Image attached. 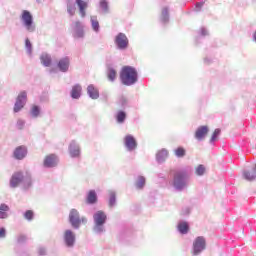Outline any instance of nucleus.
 Masks as SVG:
<instances>
[{
	"instance_id": "20",
	"label": "nucleus",
	"mask_w": 256,
	"mask_h": 256,
	"mask_svg": "<svg viewBox=\"0 0 256 256\" xmlns=\"http://www.w3.org/2000/svg\"><path fill=\"white\" fill-rule=\"evenodd\" d=\"M81 85L77 84L73 86L72 91H71V97L72 99H79L81 97Z\"/></svg>"
},
{
	"instance_id": "45",
	"label": "nucleus",
	"mask_w": 256,
	"mask_h": 256,
	"mask_svg": "<svg viewBox=\"0 0 256 256\" xmlns=\"http://www.w3.org/2000/svg\"><path fill=\"white\" fill-rule=\"evenodd\" d=\"M253 37H254V41H256V31H255V33H254V36H253Z\"/></svg>"
},
{
	"instance_id": "39",
	"label": "nucleus",
	"mask_w": 256,
	"mask_h": 256,
	"mask_svg": "<svg viewBox=\"0 0 256 256\" xmlns=\"http://www.w3.org/2000/svg\"><path fill=\"white\" fill-rule=\"evenodd\" d=\"M25 45H26V48L28 49V51H31V41L29 39L25 40Z\"/></svg>"
},
{
	"instance_id": "8",
	"label": "nucleus",
	"mask_w": 256,
	"mask_h": 256,
	"mask_svg": "<svg viewBox=\"0 0 256 256\" xmlns=\"http://www.w3.org/2000/svg\"><path fill=\"white\" fill-rule=\"evenodd\" d=\"M25 103H27V92L22 91L16 99V103L14 105V113H19V111L25 107Z\"/></svg>"
},
{
	"instance_id": "32",
	"label": "nucleus",
	"mask_w": 256,
	"mask_h": 256,
	"mask_svg": "<svg viewBox=\"0 0 256 256\" xmlns=\"http://www.w3.org/2000/svg\"><path fill=\"white\" fill-rule=\"evenodd\" d=\"M219 135H221V129L217 128L214 130L212 137L210 139L211 143H213L214 141H217V137H219Z\"/></svg>"
},
{
	"instance_id": "41",
	"label": "nucleus",
	"mask_w": 256,
	"mask_h": 256,
	"mask_svg": "<svg viewBox=\"0 0 256 256\" xmlns=\"http://www.w3.org/2000/svg\"><path fill=\"white\" fill-rule=\"evenodd\" d=\"M0 219H7V212L0 210Z\"/></svg>"
},
{
	"instance_id": "27",
	"label": "nucleus",
	"mask_w": 256,
	"mask_h": 256,
	"mask_svg": "<svg viewBox=\"0 0 256 256\" xmlns=\"http://www.w3.org/2000/svg\"><path fill=\"white\" fill-rule=\"evenodd\" d=\"M174 154L176 155V157H185V154H186L185 148L178 147L177 149L174 150Z\"/></svg>"
},
{
	"instance_id": "47",
	"label": "nucleus",
	"mask_w": 256,
	"mask_h": 256,
	"mask_svg": "<svg viewBox=\"0 0 256 256\" xmlns=\"http://www.w3.org/2000/svg\"><path fill=\"white\" fill-rule=\"evenodd\" d=\"M76 24L79 25V22H77Z\"/></svg>"
},
{
	"instance_id": "3",
	"label": "nucleus",
	"mask_w": 256,
	"mask_h": 256,
	"mask_svg": "<svg viewBox=\"0 0 256 256\" xmlns=\"http://www.w3.org/2000/svg\"><path fill=\"white\" fill-rule=\"evenodd\" d=\"M69 221L74 229H79L81 223H87V218H79V211H77V209H72L69 214Z\"/></svg>"
},
{
	"instance_id": "26",
	"label": "nucleus",
	"mask_w": 256,
	"mask_h": 256,
	"mask_svg": "<svg viewBox=\"0 0 256 256\" xmlns=\"http://www.w3.org/2000/svg\"><path fill=\"white\" fill-rule=\"evenodd\" d=\"M41 113V109L37 105H33L31 108V115L32 117H39Z\"/></svg>"
},
{
	"instance_id": "16",
	"label": "nucleus",
	"mask_w": 256,
	"mask_h": 256,
	"mask_svg": "<svg viewBox=\"0 0 256 256\" xmlns=\"http://www.w3.org/2000/svg\"><path fill=\"white\" fill-rule=\"evenodd\" d=\"M69 152L71 157H79V155L81 154V150L75 142H71L69 146Z\"/></svg>"
},
{
	"instance_id": "5",
	"label": "nucleus",
	"mask_w": 256,
	"mask_h": 256,
	"mask_svg": "<svg viewBox=\"0 0 256 256\" xmlns=\"http://www.w3.org/2000/svg\"><path fill=\"white\" fill-rule=\"evenodd\" d=\"M173 185L176 189H184L187 185V172H176Z\"/></svg>"
},
{
	"instance_id": "29",
	"label": "nucleus",
	"mask_w": 256,
	"mask_h": 256,
	"mask_svg": "<svg viewBox=\"0 0 256 256\" xmlns=\"http://www.w3.org/2000/svg\"><path fill=\"white\" fill-rule=\"evenodd\" d=\"M136 187L138 189H143V187H145V177L143 176L138 177V180L136 182Z\"/></svg>"
},
{
	"instance_id": "35",
	"label": "nucleus",
	"mask_w": 256,
	"mask_h": 256,
	"mask_svg": "<svg viewBox=\"0 0 256 256\" xmlns=\"http://www.w3.org/2000/svg\"><path fill=\"white\" fill-rule=\"evenodd\" d=\"M113 205H115V194L114 192H110L109 206L113 207Z\"/></svg>"
},
{
	"instance_id": "40",
	"label": "nucleus",
	"mask_w": 256,
	"mask_h": 256,
	"mask_svg": "<svg viewBox=\"0 0 256 256\" xmlns=\"http://www.w3.org/2000/svg\"><path fill=\"white\" fill-rule=\"evenodd\" d=\"M17 125L19 129H23V125H25V122L23 120H18Z\"/></svg>"
},
{
	"instance_id": "37",
	"label": "nucleus",
	"mask_w": 256,
	"mask_h": 256,
	"mask_svg": "<svg viewBox=\"0 0 256 256\" xmlns=\"http://www.w3.org/2000/svg\"><path fill=\"white\" fill-rule=\"evenodd\" d=\"M100 7H102V9H107V0H100Z\"/></svg>"
},
{
	"instance_id": "10",
	"label": "nucleus",
	"mask_w": 256,
	"mask_h": 256,
	"mask_svg": "<svg viewBox=\"0 0 256 256\" xmlns=\"http://www.w3.org/2000/svg\"><path fill=\"white\" fill-rule=\"evenodd\" d=\"M57 163H59V158L55 154H49L45 156L43 161L44 167L48 168L57 167Z\"/></svg>"
},
{
	"instance_id": "30",
	"label": "nucleus",
	"mask_w": 256,
	"mask_h": 256,
	"mask_svg": "<svg viewBox=\"0 0 256 256\" xmlns=\"http://www.w3.org/2000/svg\"><path fill=\"white\" fill-rule=\"evenodd\" d=\"M256 175L255 172H244V179H246L247 181H253V179H255Z\"/></svg>"
},
{
	"instance_id": "38",
	"label": "nucleus",
	"mask_w": 256,
	"mask_h": 256,
	"mask_svg": "<svg viewBox=\"0 0 256 256\" xmlns=\"http://www.w3.org/2000/svg\"><path fill=\"white\" fill-rule=\"evenodd\" d=\"M0 211H4L7 213V211H9V206L5 204L0 205Z\"/></svg>"
},
{
	"instance_id": "1",
	"label": "nucleus",
	"mask_w": 256,
	"mask_h": 256,
	"mask_svg": "<svg viewBox=\"0 0 256 256\" xmlns=\"http://www.w3.org/2000/svg\"><path fill=\"white\" fill-rule=\"evenodd\" d=\"M120 79L123 85H135L137 81V70L131 66H124L120 72Z\"/></svg>"
},
{
	"instance_id": "36",
	"label": "nucleus",
	"mask_w": 256,
	"mask_h": 256,
	"mask_svg": "<svg viewBox=\"0 0 256 256\" xmlns=\"http://www.w3.org/2000/svg\"><path fill=\"white\" fill-rule=\"evenodd\" d=\"M67 11L69 15L71 16L75 15V6H68Z\"/></svg>"
},
{
	"instance_id": "46",
	"label": "nucleus",
	"mask_w": 256,
	"mask_h": 256,
	"mask_svg": "<svg viewBox=\"0 0 256 256\" xmlns=\"http://www.w3.org/2000/svg\"><path fill=\"white\" fill-rule=\"evenodd\" d=\"M254 173H256V167H255V169H254Z\"/></svg>"
},
{
	"instance_id": "7",
	"label": "nucleus",
	"mask_w": 256,
	"mask_h": 256,
	"mask_svg": "<svg viewBox=\"0 0 256 256\" xmlns=\"http://www.w3.org/2000/svg\"><path fill=\"white\" fill-rule=\"evenodd\" d=\"M21 19L27 31H35V26H33V15H31V12H29L28 10H24L22 12Z\"/></svg>"
},
{
	"instance_id": "28",
	"label": "nucleus",
	"mask_w": 256,
	"mask_h": 256,
	"mask_svg": "<svg viewBox=\"0 0 256 256\" xmlns=\"http://www.w3.org/2000/svg\"><path fill=\"white\" fill-rule=\"evenodd\" d=\"M91 23H92V29L94 31H99V21H97V17L92 16L91 17Z\"/></svg>"
},
{
	"instance_id": "13",
	"label": "nucleus",
	"mask_w": 256,
	"mask_h": 256,
	"mask_svg": "<svg viewBox=\"0 0 256 256\" xmlns=\"http://www.w3.org/2000/svg\"><path fill=\"white\" fill-rule=\"evenodd\" d=\"M64 240L68 247H73L75 244V234L71 230H66L64 232Z\"/></svg>"
},
{
	"instance_id": "43",
	"label": "nucleus",
	"mask_w": 256,
	"mask_h": 256,
	"mask_svg": "<svg viewBox=\"0 0 256 256\" xmlns=\"http://www.w3.org/2000/svg\"><path fill=\"white\" fill-rule=\"evenodd\" d=\"M25 241V236H19L18 243H23Z\"/></svg>"
},
{
	"instance_id": "34",
	"label": "nucleus",
	"mask_w": 256,
	"mask_h": 256,
	"mask_svg": "<svg viewBox=\"0 0 256 256\" xmlns=\"http://www.w3.org/2000/svg\"><path fill=\"white\" fill-rule=\"evenodd\" d=\"M169 18V10L167 8L162 9V19L163 21H167Z\"/></svg>"
},
{
	"instance_id": "33",
	"label": "nucleus",
	"mask_w": 256,
	"mask_h": 256,
	"mask_svg": "<svg viewBox=\"0 0 256 256\" xmlns=\"http://www.w3.org/2000/svg\"><path fill=\"white\" fill-rule=\"evenodd\" d=\"M196 175H205V166L203 165H199L197 168H196Z\"/></svg>"
},
{
	"instance_id": "4",
	"label": "nucleus",
	"mask_w": 256,
	"mask_h": 256,
	"mask_svg": "<svg viewBox=\"0 0 256 256\" xmlns=\"http://www.w3.org/2000/svg\"><path fill=\"white\" fill-rule=\"evenodd\" d=\"M94 222H95V231L101 232L103 231V225H105V222L107 221V215L103 211H97L93 216Z\"/></svg>"
},
{
	"instance_id": "6",
	"label": "nucleus",
	"mask_w": 256,
	"mask_h": 256,
	"mask_svg": "<svg viewBox=\"0 0 256 256\" xmlns=\"http://www.w3.org/2000/svg\"><path fill=\"white\" fill-rule=\"evenodd\" d=\"M205 247H207V241L205 240V237L198 236L193 242L192 255H199V253L205 251Z\"/></svg>"
},
{
	"instance_id": "17",
	"label": "nucleus",
	"mask_w": 256,
	"mask_h": 256,
	"mask_svg": "<svg viewBox=\"0 0 256 256\" xmlns=\"http://www.w3.org/2000/svg\"><path fill=\"white\" fill-rule=\"evenodd\" d=\"M86 203H88V205H95V203H97V193L95 190H90L88 192Z\"/></svg>"
},
{
	"instance_id": "12",
	"label": "nucleus",
	"mask_w": 256,
	"mask_h": 256,
	"mask_svg": "<svg viewBox=\"0 0 256 256\" xmlns=\"http://www.w3.org/2000/svg\"><path fill=\"white\" fill-rule=\"evenodd\" d=\"M207 133H209V127L200 126L195 132V139L198 141H203V138L207 137Z\"/></svg>"
},
{
	"instance_id": "24",
	"label": "nucleus",
	"mask_w": 256,
	"mask_h": 256,
	"mask_svg": "<svg viewBox=\"0 0 256 256\" xmlns=\"http://www.w3.org/2000/svg\"><path fill=\"white\" fill-rule=\"evenodd\" d=\"M107 77L109 81H115V79L117 78V71H115V69L113 68H109L107 72Z\"/></svg>"
},
{
	"instance_id": "9",
	"label": "nucleus",
	"mask_w": 256,
	"mask_h": 256,
	"mask_svg": "<svg viewBox=\"0 0 256 256\" xmlns=\"http://www.w3.org/2000/svg\"><path fill=\"white\" fill-rule=\"evenodd\" d=\"M115 43L118 49H127L129 45V39L124 33H119L115 38Z\"/></svg>"
},
{
	"instance_id": "42",
	"label": "nucleus",
	"mask_w": 256,
	"mask_h": 256,
	"mask_svg": "<svg viewBox=\"0 0 256 256\" xmlns=\"http://www.w3.org/2000/svg\"><path fill=\"white\" fill-rule=\"evenodd\" d=\"M6 235L5 228L0 229V239H3Z\"/></svg>"
},
{
	"instance_id": "21",
	"label": "nucleus",
	"mask_w": 256,
	"mask_h": 256,
	"mask_svg": "<svg viewBox=\"0 0 256 256\" xmlns=\"http://www.w3.org/2000/svg\"><path fill=\"white\" fill-rule=\"evenodd\" d=\"M178 231L182 235H187V233H189V223H187V222H180L178 224Z\"/></svg>"
},
{
	"instance_id": "14",
	"label": "nucleus",
	"mask_w": 256,
	"mask_h": 256,
	"mask_svg": "<svg viewBox=\"0 0 256 256\" xmlns=\"http://www.w3.org/2000/svg\"><path fill=\"white\" fill-rule=\"evenodd\" d=\"M26 156H27V148L25 146H18L14 150L15 159H18V160L25 159Z\"/></svg>"
},
{
	"instance_id": "15",
	"label": "nucleus",
	"mask_w": 256,
	"mask_h": 256,
	"mask_svg": "<svg viewBox=\"0 0 256 256\" xmlns=\"http://www.w3.org/2000/svg\"><path fill=\"white\" fill-rule=\"evenodd\" d=\"M70 61L67 57L62 58L58 61V68L63 72L69 71Z\"/></svg>"
},
{
	"instance_id": "11",
	"label": "nucleus",
	"mask_w": 256,
	"mask_h": 256,
	"mask_svg": "<svg viewBox=\"0 0 256 256\" xmlns=\"http://www.w3.org/2000/svg\"><path fill=\"white\" fill-rule=\"evenodd\" d=\"M124 143L128 151H134V149H137V140H135V137L131 135L125 136Z\"/></svg>"
},
{
	"instance_id": "23",
	"label": "nucleus",
	"mask_w": 256,
	"mask_h": 256,
	"mask_svg": "<svg viewBox=\"0 0 256 256\" xmlns=\"http://www.w3.org/2000/svg\"><path fill=\"white\" fill-rule=\"evenodd\" d=\"M168 155H169V152L167 150L163 149L157 153L156 157H157L158 161H165V159H167Z\"/></svg>"
},
{
	"instance_id": "25",
	"label": "nucleus",
	"mask_w": 256,
	"mask_h": 256,
	"mask_svg": "<svg viewBox=\"0 0 256 256\" xmlns=\"http://www.w3.org/2000/svg\"><path fill=\"white\" fill-rule=\"evenodd\" d=\"M126 118L127 113H125L124 111H119L116 115V119L119 123H123V121H125Z\"/></svg>"
},
{
	"instance_id": "19",
	"label": "nucleus",
	"mask_w": 256,
	"mask_h": 256,
	"mask_svg": "<svg viewBox=\"0 0 256 256\" xmlns=\"http://www.w3.org/2000/svg\"><path fill=\"white\" fill-rule=\"evenodd\" d=\"M76 4L79 7V12H80L81 17H85V15H86L85 10L88 7L87 2L85 0H76Z\"/></svg>"
},
{
	"instance_id": "31",
	"label": "nucleus",
	"mask_w": 256,
	"mask_h": 256,
	"mask_svg": "<svg viewBox=\"0 0 256 256\" xmlns=\"http://www.w3.org/2000/svg\"><path fill=\"white\" fill-rule=\"evenodd\" d=\"M34 216H35V213L33 212V210H27L24 213V218L27 219V221H33Z\"/></svg>"
},
{
	"instance_id": "18",
	"label": "nucleus",
	"mask_w": 256,
	"mask_h": 256,
	"mask_svg": "<svg viewBox=\"0 0 256 256\" xmlns=\"http://www.w3.org/2000/svg\"><path fill=\"white\" fill-rule=\"evenodd\" d=\"M87 93L91 99H99V90L93 85H89L87 88Z\"/></svg>"
},
{
	"instance_id": "44",
	"label": "nucleus",
	"mask_w": 256,
	"mask_h": 256,
	"mask_svg": "<svg viewBox=\"0 0 256 256\" xmlns=\"http://www.w3.org/2000/svg\"><path fill=\"white\" fill-rule=\"evenodd\" d=\"M122 102L127 103V100H125V98H122Z\"/></svg>"
},
{
	"instance_id": "22",
	"label": "nucleus",
	"mask_w": 256,
	"mask_h": 256,
	"mask_svg": "<svg viewBox=\"0 0 256 256\" xmlns=\"http://www.w3.org/2000/svg\"><path fill=\"white\" fill-rule=\"evenodd\" d=\"M40 61L44 67H51V56L48 54H42L40 56Z\"/></svg>"
},
{
	"instance_id": "2",
	"label": "nucleus",
	"mask_w": 256,
	"mask_h": 256,
	"mask_svg": "<svg viewBox=\"0 0 256 256\" xmlns=\"http://www.w3.org/2000/svg\"><path fill=\"white\" fill-rule=\"evenodd\" d=\"M23 181H28V186L31 185V177L25 178V176L23 175V172L21 171L14 172L10 179V187L15 189L16 187H19V185H21Z\"/></svg>"
}]
</instances>
